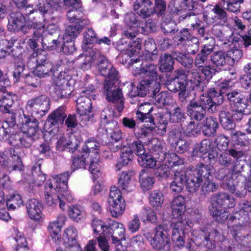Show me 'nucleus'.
Instances as JSON below:
<instances>
[{"label": "nucleus", "mask_w": 251, "mask_h": 251, "mask_svg": "<svg viewBox=\"0 0 251 251\" xmlns=\"http://www.w3.org/2000/svg\"><path fill=\"white\" fill-rule=\"evenodd\" d=\"M70 176L68 172L56 175L53 177L51 183H46L45 188V201L49 206L55 207L58 203L62 210L65 209L64 200L71 202L74 200L68 190V180Z\"/></svg>", "instance_id": "obj_1"}, {"label": "nucleus", "mask_w": 251, "mask_h": 251, "mask_svg": "<svg viewBox=\"0 0 251 251\" xmlns=\"http://www.w3.org/2000/svg\"><path fill=\"white\" fill-rule=\"evenodd\" d=\"M185 198L182 195L174 198L171 202L172 215L177 222L173 225L172 240L176 247L180 249L183 247L186 239V222L182 220L186 210Z\"/></svg>", "instance_id": "obj_2"}, {"label": "nucleus", "mask_w": 251, "mask_h": 251, "mask_svg": "<svg viewBox=\"0 0 251 251\" xmlns=\"http://www.w3.org/2000/svg\"><path fill=\"white\" fill-rule=\"evenodd\" d=\"M209 212L215 220L221 223L226 222L229 216L226 209L233 207L235 199L225 192L219 193L211 198Z\"/></svg>", "instance_id": "obj_3"}, {"label": "nucleus", "mask_w": 251, "mask_h": 251, "mask_svg": "<svg viewBox=\"0 0 251 251\" xmlns=\"http://www.w3.org/2000/svg\"><path fill=\"white\" fill-rule=\"evenodd\" d=\"M27 66L34 69V74L40 78L48 77L55 70L52 63L48 59L45 50L33 52L27 61Z\"/></svg>", "instance_id": "obj_4"}, {"label": "nucleus", "mask_w": 251, "mask_h": 251, "mask_svg": "<svg viewBox=\"0 0 251 251\" xmlns=\"http://www.w3.org/2000/svg\"><path fill=\"white\" fill-rule=\"evenodd\" d=\"M16 99L17 96L15 95L10 92H5L3 93L2 98L0 100V111L3 113L10 115V120L3 122L0 129V140H7L9 133L12 131V127L15 125V114L11 107Z\"/></svg>", "instance_id": "obj_5"}, {"label": "nucleus", "mask_w": 251, "mask_h": 251, "mask_svg": "<svg viewBox=\"0 0 251 251\" xmlns=\"http://www.w3.org/2000/svg\"><path fill=\"white\" fill-rule=\"evenodd\" d=\"M157 69L156 65L149 64L135 71L134 75H139L143 78L140 82V85L137 87L139 90V95L145 96L147 95L150 87H156L157 89L160 86V83L157 81Z\"/></svg>", "instance_id": "obj_6"}, {"label": "nucleus", "mask_w": 251, "mask_h": 251, "mask_svg": "<svg viewBox=\"0 0 251 251\" xmlns=\"http://www.w3.org/2000/svg\"><path fill=\"white\" fill-rule=\"evenodd\" d=\"M168 231V225H159L151 231L145 233L144 235L153 249L168 251L171 245Z\"/></svg>", "instance_id": "obj_7"}, {"label": "nucleus", "mask_w": 251, "mask_h": 251, "mask_svg": "<svg viewBox=\"0 0 251 251\" xmlns=\"http://www.w3.org/2000/svg\"><path fill=\"white\" fill-rule=\"evenodd\" d=\"M184 174L186 189L190 193H195L202 184L203 178L208 174L207 165L199 163L195 169H187Z\"/></svg>", "instance_id": "obj_8"}, {"label": "nucleus", "mask_w": 251, "mask_h": 251, "mask_svg": "<svg viewBox=\"0 0 251 251\" xmlns=\"http://www.w3.org/2000/svg\"><path fill=\"white\" fill-rule=\"evenodd\" d=\"M50 101L45 95H40L29 99L25 107V111L32 117L41 118L50 109Z\"/></svg>", "instance_id": "obj_9"}, {"label": "nucleus", "mask_w": 251, "mask_h": 251, "mask_svg": "<svg viewBox=\"0 0 251 251\" xmlns=\"http://www.w3.org/2000/svg\"><path fill=\"white\" fill-rule=\"evenodd\" d=\"M192 233L196 236L197 241L201 240L199 243H203L208 248H211L214 243L220 242L224 239L220 229L210 226L199 231H193Z\"/></svg>", "instance_id": "obj_10"}, {"label": "nucleus", "mask_w": 251, "mask_h": 251, "mask_svg": "<svg viewBox=\"0 0 251 251\" xmlns=\"http://www.w3.org/2000/svg\"><path fill=\"white\" fill-rule=\"evenodd\" d=\"M118 80L105 79L104 86V93L108 101L115 103L116 109L120 113L124 109V98L121 90L116 85Z\"/></svg>", "instance_id": "obj_11"}, {"label": "nucleus", "mask_w": 251, "mask_h": 251, "mask_svg": "<svg viewBox=\"0 0 251 251\" xmlns=\"http://www.w3.org/2000/svg\"><path fill=\"white\" fill-rule=\"evenodd\" d=\"M7 29L9 31L16 32L21 31L25 34L32 28L33 24L26 21L23 15L19 12H12L8 18Z\"/></svg>", "instance_id": "obj_12"}, {"label": "nucleus", "mask_w": 251, "mask_h": 251, "mask_svg": "<svg viewBox=\"0 0 251 251\" xmlns=\"http://www.w3.org/2000/svg\"><path fill=\"white\" fill-rule=\"evenodd\" d=\"M75 84V80L71 75L65 72H61L56 80L54 87V92L58 98H66L70 95L71 88Z\"/></svg>", "instance_id": "obj_13"}, {"label": "nucleus", "mask_w": 251, "mask_h": 251, "mask_svg": "<svg viewBox=\"0 0 251 251\" xmlns=\"http://www.w3.org/2000/svg\"><path fill=\"white\" fill-rule=\"evenodd\" d=\"M108 202L111 207L110 212L113 217L117 218L123 213L126 204L120 190L117 187L114 186L110 188Z\"/></svg>", "instance_id": "obj_14"}, {"label": "nucleus", "mask_w": 251, "mask_h": 251, "mask_svg": "<svg viewBox=\"0 0 251 251\" xmlns=\"http://www.w3.org/2000/svg\"><path fill=\"white\" fill-rule=\"evenodd\" d=\"M96 69L99 70L101 74L106 77L105 79L116 81L118 80V72L100 51V56L97 58Z\"/></svg>", "instance_id": "obj_15"}, {"label": "nucleus", "mask_w": 251, "mask_h": 251, "mask_svg": "<svg viewBox=\"0 0 251 251\" xmlns=\"http://www.w3.org/2000/svg\"><path fill=\"white\" fill-rule=\"evenodd\" d=\"M104 236L112 238L113 244H120L122 240H125L126 229L123 224L111 221L106 228Z\"/></svg>", "instance_id": "obj_16"}, {"label": "nucleus", "mask_w": 251, "mask_h": 251, "mask_svg": "<svg viewBox=\"0 0 251 251\" xmlns=\"http://www.w3.org/2000/svg\"><path fill=\"white\" fill-rule=\"evenodd\" d=\"M142 40L140 38H135L128 43L122 38L118 42L117 47L122 52L127 54L129 56L136 55L141 49Z\"/></svg>", "instance_id": "obj_17"}, {"label": "nucleus", "mask_w": 251, "mask_h": 251, "mask_svg": "<svg viewBox=\"0 0 251 251\" xmlns=\"http://www.w3.org/2000/svg\"><path fill=\"white\" fill-rule=\"evenodd\" d=\"M227 99L232 103L237 112L246 114L245 110L248 106V100L245 98L240 91L233 90L226 94Z\"/></svg>", "instance_id": "obj_18"}, {"label": "nucleus", "mask_w": 251, "mask_h": 251, "mask_svg": "<svg viewBox=\"0 0 251 251\" xmlns=\"http://www.w3.org/2000/svg\"><path fill=\"white\" fill-rule=\"evenodd\" d=\"M210 150H211L212 152L209 153L208 158L211 161L217 158L218 154L216 151L214 150L213 143L209 140H203L200 144H197L192 151V154L193 156L201 157L207 153Z\"/></svg>", "instance_id": "obj_19"}, {"label": "nucleus", "mask_w": 251, "mask_h": 251, "mask_svg": "<svg viewBox=\"0 0 251 251\" xmlns=\"http://www.w3.org/2000/svg\"><path fill=\"white\" fill-rule=\"evenodd\" d=\"M238 210L231 216L229 219V224L237 219L244 222L249 220V213L251 212V201L243 200L241 201L238 204Z\"/></svg>", "instance_id": "obj_20"}, {"label": "nucleus", "mask_w": 251, "mask_h": 251, "mask_svg": "<svg viewBox=\"0 0 251 251\" xmlns=\"http://www.w3.org/2000/svg\"><path fill=\"white\" fill-rule=\"evenodd\" d=\"M89 21L87 19H83L78 22L75 25H69L67 27L63 36H61L63 42H69L73 41L82 31L85 25H88Z\"/></svg>", "instance_id": "obj_21"}, {"label": "nucleus", "mask_w": 251, "mask_h": 251, "mask_svg": "<svg viewBox=\"0 0 251 251\" xmlns=\"http://www.w3.org/2000/svg\"><path fill=\"white\" fill-rule=\"evenodd\" d=\"M26 207L30 219L37 221L41 220L43 205L39 200L35 199L28 200L26 202Z\"/></svg>", "instance_id": "obj_22"}, {"label": "nucleus", "mask_w": 251, "mask_h": 251, "mask_svg": "<svg viewBox=\"0 0 251 251\" xmlns=\"http://www.w3.org/2000/svg\"><path fill=\"white\" fill-rule=\"evenodd\" d=\"M88 89L83 91L82 95L79 97L76 100L77 110L78 112H83L84 111H91L92 103L91 100L86 96L85 94H88V92H92L95 89V86L93 84L89 86V84L86 86Z\"/></svg>", "instance_id": "obj_23"}, {"label": "nucleus", "mask_w": 251, "mask_h": 251, "mask_svg": "<svg viewBox=\"0 0 251 251\" xmlns=\"http://www.w3.org/2000/svg\"><path fill=\"white\" fill-rule=\"evenodd\" d=\"M187 112L191 119L200 121L205 116L206 110L196 100H191L187 108Z\"/></svg>", "instance_id": "obj_24"}, {"label": "nucleus", "mask_w": 251, "mask_h": 251, "mask_svg": "<svg viewBox=\"0 0 251 251\" xmlns=\"http://www.w3.org/2000/svg\"><path fill=\"white\" fill-rule=\"evenodd\" d=\"M67 117L64 107L60 106L48 116L46 126L50 127L57 126L59 124H62Z\"/></svg>", "instance_id": "obj_25"}, {"label": "nucleus", "mask_w": 251, "mask_h": 251, "mask_svg": "<svg viewBox=\"0 0 251 251\" xmlns=\"http://www.w3.org/2000/svg\"><path fill=\"white\" fill-rule=\"evenodd\" d=\"M173 172L174 173L173 181L171 183L170 188L172 192L179 193L184 188L185 182L184 171L181 170L178 171V170L174 169Z\"/></svg>", "instance_id": "obj_26"}, {"label": "nucleus", "mask_w": 251, "mask_h": 251, "mask_svg": "<svg viewBox=\"0 0 251 251\" xmlns=\"http://www.w3.org/2000/svg\"><path fill=\"white\" fill-rule=\"evenodd\" d=\"M153 109L151 104L145 102L139 105L136 113L137 118L142 122L153 123V118L150 114Z\"/></svg>", "instance_id": "obj_27"}, {"label": "nucleus", "mask_w": 251, "mask_h": 251, "mask_svg": "<svg viewBox=\"0 0 251 251\" xmlns=\"http://www.w3.org/2000/svg\"><path fill=\"white\" fill-rule=\"evenodd\" d=\"M152 2L150 0H136L134 4V9L144 17H150L153 14Z\"/></svg>", "instance_id": "obj_28"}, {"label": "nucleus", "mask_w": 251, "mask_h": 251, "mask_svg": "<svg viewBox=\"0 0 251 251\" xmlns=\"http://www.w3.org/2000/svg\"><path fill=\"white\" fill-rule=\"evenodd\" d=\"M100 56V51L96 49H93L89 53V55H87L83 61L80 64L79 68L83 71H88L92 68H95L96 66L97 58Z\"/></svg>", "instance_id": "obj_29"}, {"label": "nucleus", "mask_w": 251, "mask_h": 251, "mask_svg": "<svg viewBox=\"0 0 251 251\" xmlns=\"http://www.w3.org/2000/svg\"><path fill=\"white\" fill-rule=\"evenodd\" d=\"M134 173L132 171H124L119 176L118 185L119 188L130 191L132 186V178Z\"/></svg>", "instance_id": "obj_30"}, {"label": "nucleus", "mask_w": 251, "mask_h": 251, "mask_svg": "<svg viewBox=\"0 0 251 251\" xmlns=\"http://www.w3.org/2000/svg\"><path fill=\"white\" fill-rule=\"evenodd\" d=\"M133 156L134 155L130 147H124L122 148L120 158L116 165L117 169L120 170L124 166H126L131 162Z\"/></svg>", "instance_id": "obj_31"}, {"label": "nucleus", "mask_w": 251, "mask_h": 251, "mask_svg": "<svg viewBox=\"0 0 251 251\" xmlns=\"http://www.w3.org/2000/svg\"><path fill=\"white\" fill-rule=\"evenodd\" d=\"M63 43L61 36L58 35L57 39H55L51 35H47L42 40V45L44 50H54L59 49Z\"/></svg>", "instance_id": "obj_32"}, {"label": "nucleus", "mask_w": 251, "mask_h": 251, "mask_svg": "<svg viewBox=\"0 0 251 251\" xmlns=\"http://www.w3.org/2000/svg\"><path fill=\"white\" fill-rule=\"evenodd\" d=\"M233 112L222 110L219 113L220 123L224 128L231 130L234 128L235 124L233 119Z\"/></svg>", "instance_id": "obj_33"}, {"label": "nucleus", "mask_w": 251, "mask_h": 251, "mask_svg": "<svg viewBox=\"0 0 251 251\" xmlns=\"http://www.w3.org/2000/svg\"><path fill=\"white\" fill-rule=\"evenodd\" d=\"M68 213L71 219L77 223L83 221L86 217L85 211L78 205L70 206L68 208Z\"/></svg>", "instance_id": "obj_34"}, {"label": "nucleus", "mask_w": 251, "mask_h": 251, "mask_svg": "<svg viewBox=\"0 0 251 251\" xmlns=\"http://www.w3.org/2000/svg\"><path fill=\"white\" fill-rule=\"evenodd\" d=\"M218 123L212 117L206 118L203 121L202 132L206 136H214L217 128Z\"/></svg>", "instance_id": "obj_35"}, {"label": "nucleus", "mask_w": 251, "mask_h": 251, "mask_svg": "<svg viewBox=\"0 0 251 251\" xmlns=\"http://www.w3.org/2000/svg\"><path fill=\"white\" fill-rule=\"evenodd\" d=\"M139 181L141 187L145 190L151 189L155 182L153 176L145 170L141 172Z\"/></svg>", "instance_id": "obj_36"}, {"label": "nucleus", "mask_w": 251, "mask_h": 251, "mask_svg": "<svg viewBox=\"0 0 251 251\" xmlns=\"http://www.w3.org/2000/svg\"><path fill=\"white\" fill-rule=\"evenodd\" d=\"M197 101L209 112L213 113L217 110L216 102L207 96L206 94L201 95L199 100Z\"/></svg>", "instance_id": "obj_37"}, {"label": "nucleus", "mask_w": 251, "mask_h": 251, "mask_svg": "<svg viewBox=\"0 0 251 251\" xmlns=\"http://www.w3.org/2000/svg\"><path fill=\"white\" fill-rule=\"evenodd\" d=\"M174 59L170 54H162L159 59V69L161 72H170L173 69Z\"/></svg>", "instance_id": "obj_38"}, {"label": "nucleus", "mask_w": 251, "mask_h": 251, "mask_svg": "<svg viewBox=\"0 0 251 251\" xmlns=\"http://www.w3.org/2000/svg\"><path fill=\"white\" fill-rule=\"evenodd\" d=\"M15 162L12 165L9 166L7 157L4 154H0V165L4 166L7 170H22L23 167L21 158L18 156L14 157Z\"/></svg>", "instance_id": "obj_39"}, {"label": "nucleus", "mask_w": 251, "mask_h": 251, "mask_svg": "<svg viewBox=\"0 0 251 251\" xmlns=\"http://www.w3.org/2000/svg\"><path fill=\"white\" fill-rule=\"evenodd\" d=\"M164 159L166 160L169 165L173 168V170L177 169L178 171L181 170V165L184 163L183 159L178 157L175 153H167ZM174 170H173V171Z\"/></svg>", "instance_id": "obj_40"}, {"label": "nucleus", "mask_w": 251, "mask_h": 251, "mask_svg": "<svg viewBox=\"0 0 251 251\" xmlns=\"http://www.w3.org/2000/svg\"><path fill=\"white\" fill-rule=\"evenodd\" d=\"M23 205V201L21 196L17 192H14L9 195L7 199L6 206L9 210H15Z\"/></svg>", "instance_id": "obj_41"}, {"label": "nucleus", "mask_w": 251, "mask_h": 251, "mask_svg": "<svg viewBox=\"0 0 251 251\" xmlns=\"http://www.w3.org/2000/svg\"><path fill=\"white\" fill-rule=\"evenodd\" d=\"M151 150L154 154H157L162 158H164L167 153L166 151L165 143L159 140L157 138H153L151 141ZM163 158H161L162 159Z\"/></svg>", "instance_id": "obj_42"}, {"label": "nucleus", "mask_w": 251, "mask_h": 251, "mask_svg": "<svg viewBox=\"0 0 251 251\" xmlns=\"http://www.w3.org/2000/svg\"><path fill=\"white\" fill-rule=\"evenodd\" d=\"M26 120L24 124V128L26 130L25 131L30 136H34L38 131L39 122L37 120L32 118L25 117Z\"/></svg>", "instance_id": "obj_43"}, {"label": "nucleus", "mask_w": 251, "mask_h": 251, "mask_svg": "<svg viewBox=\"0 0 251 251\" xmlns=\"http://www.w3.org/2000/svg\"><path fill=\"white\" fill-rule=\"evenodd\" d=\"M227 64L233 66L241 58L243 55L242 51L237 48H233L228 50L226 53Z\"/></svg>", "instance_id": "obj_44"}, {"label": "nucleus", "mask_w": 251, "mask_h": 251, "mask_svg": "<svg viewBox=\"0 0 251 251\" xmlns=\"http://www.w3.org/2000/svg\"><path fill=\"white\" fill-rule=\"evenodd\" d=\"M184 134L187 136H196L201 133V127L198 121L191 119L190 121L183 129Z\"/></svg>", "instance_id": "obj_45"}, {"label": "nucleus", "mask_w": 251, "mask_h": 251, "mask_svg": "<svg viewBox=\"0 0 251 251\" xmlns=\"http://www.w3.org/2000/svg\"><path fill=\"white\" fill-rule=\"evenodd\" d=\"M200 72H194L191 73L190 81L199 91H202L206 87L205 78Z\"/></svg>", "instance_id": "obj_46"}, {"label": "nucleus", "mask_w": 251, "mask_h": 251, "mask_svg": "<svg viewBox=\"0 0 251 251\" xmlns=\"http://www.w3.org/2000/svg\"><path fill=\"white\" fill-rule=\"evenodd\" d=\"M99 146V143L94 139H90L86 142L85 145L82 148V151L85 153V155L88 154V156H90V159L94 156V153L97 152L98 153V148Z\"/></svg>", "instance_id": "obj_47"}, {"label": "nucleus", "mask_w": 251, "mask_h": 251, "mask_svg": "<svg viewBox=\"0 0 251 251\" xmlns=\"http://www.w3.org/2000/svg\"><path fill=\"white\" fill-rule=\"evenodd\" d=\"M210 60L212 63L217 67H223L227 64V62L226 61L227 60L226 54L221 51L213 53L211 55Z\"/></svg>", "instance_id": "obj_48"}, {"label": "nucleus", "mask_w": 251, "mask_h": 251, "mask_svg": "<svg viewBox=\"0 0 251 251\" xmlns=\"http://www.w3.org/2000/svg\"><path fill=\"white\" fill-rule=\"evenodd\" d=\"M81 4L79 6L72 7L67 13V17L70 22L74 23L76 21H80L83 16V13L81 9Z\"/></svg>", "instance_id": "obj_49"}, {"label": "nucleus", "mask_w": 251, "mask_h": 251, "mask_svg": "<svg viewBox=\"0 0 251 251\" xmlns=\"http://www.w3.org/2000/svg\"><path fill=\"white\" fill-rule=\"evenodd\" d=\"M15 240L16 242L15 251H27L29 250L26 239L22 232L17 230Z\"/></svg>", "instance_id": "obj_50"}, {"label": "nucleus", "mask_w": 251, "mask_h": 251, "mask_svg": "<svg viewBox=\"0 0 251 251\" xmlns=\"http://www.w3.org/2000/svg\"><path fill=\"white\" fill-rule=\"evenodd\" d=\"M231 136L232 140L239 146H247L250 144L249 138L244 133L240 131H232Z\"/></svg>", "instance_id": "obj_51"}, {"label": "nucleus", "mask_w": 251, "mask_h": 251, "mask_svg": "<svg viewBox=\"0 0 251 251\" xmlns=\"http://www.w3.org/2000/svg\"><path fill=\"white\" fill-rule=\"evenodd\" d=\"M172 97L170 93L162 92L155 97V104L158 107H162L165 105L172 103Z\"/></svg>", "instance_id": "obj_52"}, {"label": "nucleus", "mask_w": 251, "mask_h": 251, "mask_svg": "<svg viewBox=\"0 0 251 251\" xmlns=\"http://www.w3.org/2000/svg\"><path fill=\"white\" fill-rule=\"evenodd\" d=\"M211 167L207 165L208 174L206 175L205 178H203V181L201 185V190L203 193L214 191L216 189V185L215 183L210 180L209 176H211Z\"/></svg>", "instance_id": "obj_53"}, {"label": "nucleus", "mask_w": 251, "mask_h": 251, "mask_svg": "<svg viewBox=\"0 0 251 251\" xmlns=\"http://www.w3.org/2000/svg\"><path fill=\"white\" fill-rule=\"evenodd\" d=\"M57 3L55 0H38L37 6L40 12L43 15L52 12V4Z\"/></svg>", "instance_id": "obj_54"}, {"label": "nucleus", "mask_w": 251, "mask_h": 251, "mask_svg": "<svg viewBox=\"0 0 251 251\" xmlns=\"http://www.w3.org/2000/svg\"><path fill=\"white\" fill-rule=\"evenodd\" d=\"M139 164L144 167L149 168H153L155 166L156 161L151 154L146 153L139 156L138 158Z\"/></svg>", "instance_id": "obj_55"}, {"label": "nucleus", "mask_w": 251, "mask_h": 251, "mask_svg": "<svg viewBox=\"0 0 251 251\" xmlns=\"http://www.w3.org/2000/svg\"><path fill=\"white\" fill-rule=\"evenodd\" d=\"M155 29V25L152 20L149 19L147 21L145 20L139 23L138 32L140 33L147 34Z\"/></svg>", "instance_id": "obj_56"}, {"label": "nucleus", "mask_w": 251, "mask_h": 251, "mask_svg": "<svg viewBox=\"0 0 251 251\" xmlns=\"http://www.w3.org/2000/svg\"><path fill=\"white\" fill-rule=\"evenodd\" d=\"M163 201V195L160 191L155 190L151 193L150 197V202L153 207H160Z\"/></svg>", "instance_id": "obj_57"}, {"label": "nucleus", "mask_w": 251, "mask_h": 251, "mask_svg": "<svg viewBox=\"0 0 251 251\" xmlns=\"http://www.w3.org/2000/svg\"><path fill=\"white\" fill-rule=\"evenodd\" d=\"M114 117L113 111L109 108H104L100 113L101 122L103 124H107L111 122V125L115 127L117 123L112 120Z\"/></svg>", "instance_id": "obj_58"}, {"label": "nucleus", "mask_w": 251, "mask_h": 251, "mask_svg": "<svg viewBox=\"0 0 251 251\" xmlns=\"http://www.w3.org/2000/svg\"><path fill=\"white\" fill-rule=\"evenodd\" d=\"M77 236V231L75 228L71 226L65 229L63 235L64 244L73 242V240H76Z\"/></svg>", "instance_id": "obj_59"}, {"label": "nucleus", "mask_w": 251, "mask_h": 251, "mask_svg": "<svg viewBox=\"0 0 251 251\" xmlns=\"http://www.w3.org/2000/svg\"><path fill=\"white\" fill-rule=\"evenodd\" d=\"M212 11L216 15L217 19L220 20V24L223 25L227 24V14L225 10L219 4H216L214 6L212 9Z\"/></svg>", "instance_id": "obj_60"}, {"label": "nucleus", "mask_w": 251, "mask_h": 251, "mask_svg": "<svg viewBox=\"0 0 251 251\" xmlns=\"http://www.w3.org/2000/svg\"><path fill=\"white\" fill-rule=\"evenodd\" d=\"M229 220L227 221L228 227L230 228V233L235 237L237 236L240 231L242 229L243 226L248 222H244L242 223V221L234 220L231 224L228 223Z\"/></svg>", "instance_id": "obj_61"}, {"label": "nucleus", "mask_w": 251, "mask_h": 251, "mask_svg": "<svg viewBox=\"0 0 251 251\" xmlns=\"http://www.w3.org/2000/svg\"><path fill=\"white\" fill-rule=\"evenodd\" d=\"M94 159H92L89 167V171L93 175L94 179L96 178L99 176L100 171V168L98 164L99 155L97 152L94 153Z\"/></svg>", "instance_id": "obj_62"}, {"label": "nucleus", "mask_w": 251, "mask_h": 251, "mask_svg": "<svg viewBox=\"0 0 251 251\" xmlns=\"http://www.w3.org/2000/svg\"><path fill=\"white\" fill-rule=\"evenodd\" d=\"M91 225L95 232L104 236L107 226L105 225L101 220L95 218L93 220Z\"/></svg>", "instance_id": "obj_63"}, {"label": "nucleus", "mask_w": 251, "mask_h": 251, "mask_svg": "<svg viewBox=\"0 0 251 251\" xmlns=\"http://www.w3.org/2000/svg\"><path fill=\"white\" fill-rule=\"evenodd\" d=\"M47 31L45 30V26L41 24L36 23L34 24L33 38H36L37 40L41 39L47 36Z\"/></svg>", "instance_id": "obj_64"}]
</instances>
